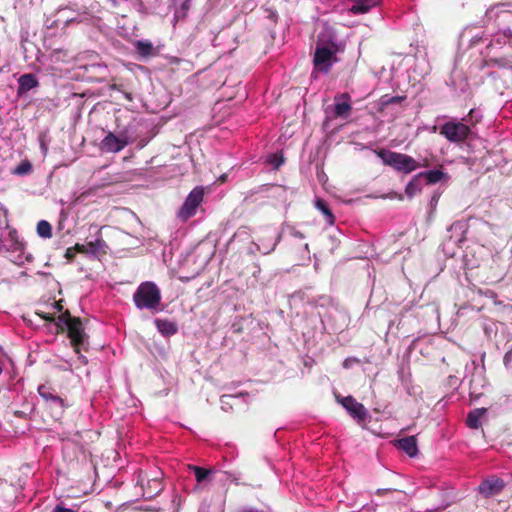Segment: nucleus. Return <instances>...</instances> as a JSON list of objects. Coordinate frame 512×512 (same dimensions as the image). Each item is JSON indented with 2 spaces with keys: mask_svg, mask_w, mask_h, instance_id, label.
<instances>
[{
  "mask_svg": "<svg viewBox=\"0 0 512 512\" xmlns=\"http://www.w3.org/2000/svg\"><path fill=\"white\" fill-rule=\"evenodd\" d=\"M56 326L58 332L67 331V336L71 341L75 353L79 355V359H81L84 364H87V359L80 354L81 349L85 347V343H87L88 339L81 319L72 316L69 310H65L57 317Z\"/></svg>",
  "mask_w": 512,
  "mask_h": 512,
  "instance_id": "f257e3e1",
  "label": "nucleus"
},
{
  "mask_svg": "<svg viewBox=\"0 0 512 512\" xmlns=\"http://www.w3.org/2000/svg\"><path fill=\"white\" fill-rule=\"evenodd\" d=\"M339 51L338 44L330 39L323 42L320 38L316 44L313 65L315 72L329 73L334 63L338 62L337 53Z\"/></svg>",
  "mask_w": 512,
  "mask_h": 512,
  "instance_id": "f03ea898",
  "label": "nucleus"
},
{
  "mask_svg": "<svg viewBox=\"0 0 512 512\" xmlns=\"http://www.w3.org/2000/svg\"><path fill=\"white\" fill-rule=\"evenodd\" d=\"M133 302L138 309L159 311L161 305L160 289L153 282H143L134 292Z\"/></svg>",
  "mask_w": 512,
  "mask_h": 512,
  "instance_id": "7ed1b4c3",
  "label": "nucleus"
},
{
  "mask_svg": "<svg viewBox=\"0 0 512 512\" xmlns=\"http://www.w3.org/2000/svg\"><path fill=\"white\" fill-rule=\"evenodd\" d=\"M376 154L385 165L392 167L397 172L410 174L419 168V162L404 153L380 149Z\"/></svg>",
  "mask_w": 512,
  "mask_h": 512,
  "instance_id": "20e7f679",
  "label": "nucleus"
},
{
  "mask_svg": "<svg viewBox=\"0 0 512 512\" xmlns=\"http://www.w3.org/2000/svg\"><path fill=\"white\" fill-rule=\"evenodd\" d=\"M38 393L45 402V407L51 413V416L55 420H59L63 417L64 412L69 404L66 398H63L58 394L56 389L50 384H42L38 387Z\"/></svg>",
  "mask_w": 512,
  "mask_h": 512,
  "instance_id": "39448f33",
  "label": "nucleus"
},
{
  "mask_svg": "<svg viewBox=\"0 0 512 512\" xmlns=\"http://www.w3.org/2000/svg\"><path fill=\"white\" fill-rule=\"evenodd\" d=\"M161 475L162 473L158 472L154 476H149L147 472L139 470L137 484L141 486L142 495L145 499L155 498L164 489Z\"/></svg>",
  "mask_w": 512,
  "mask_h": 512,
  "instance_id": "423d86ee",
  "label": "nucleus"
},
{
  "mask_svg": "<svg viewBox=\"0 0 512 512\" xmlns=\"http://www.w3.org/2000/svg\"><path fill=\"white\" fill-rule=\"evenodd\" d=\"M204 189L202 187L194 188L187 196L184 204L178 212V217L187 221L189 218L196 214V209L203 201Z\"/></svg>",
  "mask_w": 512,
  "mask_h": 512,
  "instance_id": "0eeeda50",
  "label": "nucleus"
},
{
  "mask_svg": "<svg viewBox=\"0 0 512 512\" xmlns=\"http://www.w3.org/2000/svg\"><path fill=\"white\" fill-rule=\"evenodd\" d=\"M440 134L451 142L459 143L468 138L470 128L462 122L449 121L441 126Z\"/></svg>",
  "mask_w": 512,
  "mask_h": 512,
  "instance_id": "6e6552de",
  "label": "nucleus"
},
{
  "mask_svg": "<svg viewBox=\"0 0 512 512\" xmlns=\"http://www.w3.org/2000/svg\"><path fill=\"white\" fill-rule=\"evenodd\" d=\"M337 401L348 411L351 417L356 419L359 423L364 422L368 417V412L364 405L357 402L352 396L336 397Z\"/></svg>",
  "mask_w": 512,
  "mask_h": 512,
  "instance_id": "1a4fd4ad",
  "label": "nucleus"
},
{
  "mask_svg": "<svg viewBox=\"0 0 512 512\" xmlns=\"http://www.w3.org/2000/svg\"><path fill=\"white\" fill-rule=\"evenodd\" d=\"M129 141L124 136H116L113 132H108L100 142V150L106 153H118L123 150Z\"/></svg>",
  "mask_w": 512,
  "mask_h": 512,
  "instance_id": "9d476101",
  "label": "nucleus"
},
{
  "mask_svg": "<svg viewBox=\"0 0 512 512\" xmlns=\"http://www.w3.org/2000/svg\"><path fill=\"white\" fill-rule=\"evenodd\" d=\"M334 116L336 118H347L352 110L351 97L348 93H342L335 97Z\"/></svg>",
  "mask_w": 512,
  "mask_h": 512,
  "instance_id": "9b49d317",
  "label": "nucleus"
},
{
  "mask_svg": "<svg viewBox=\"0 0 512 512\" xmlns=\"http://www.w3.org/2000/svg\"><path fill=\"white\" fill-rule=\"evenodd\" d=\"M504 488V481L500 478L491 477L483 480L479 485V491L485 497L499 494Z\"/></svg>",
  "mask_w": 512,
  "mask_h": 512,
  "instance_id": "f8f14e48",
  "label": "nucleus"
},
{
  "mask_svg": "<svg viewBox=\"0 0 512 512\" xmlns=\"http://www.w3.org/2000/svg\"><path fill=\"white\" fill-rule=\"evenodd\" d=\"M396 446L400 450L404 451L409 457H414L418 453L416 436H408L399 439L396 442Z\"/></svg>",
  "mask_w": 512,
  "mask_h": 512,
  "instance_id": "ddd939ff",
  "label": "nucleus"
},
{
  "mask_svg": "<svg viewBox=\"0 0 512 512\" xmlns=\"http://www.w3.org/2000/svg\"><path fill=\"white\" fill-rule=\"evenodd\" d=\"M188 469L192 471L195 475V479L198 484H202L204 482H210L212 479V475L214 473L213 469H207L204 467H200L197 465H188Z\"/></svg>",
  "mask_w": 512,
  "mask_h": 512,
  "instance_id": "4468645a",
  "label": "nucleus"
},
{
  "mask_svg": "<svg viewBox=\"0 0 512 512\" xmlns=\"http://www.w3.org/2000/svg\"><path fill=\"white\" fill-rule=\"evenodd\" d=\"M154 323H155L158 331L166 337L172 336V335L176 334L178 331V327H177L176 323H174L170 320L155 319Z\"/></svg>",
  "mask_w": 512,
  "mask_h": 512,
  "instance_id": "2eb2a0df",
  "label": "nucleus"
},
{
  "mask_svg": "<svg viewBox=\"0 0 512 512\" xmlns=\"http://www.w3.org/2000/svg\"><path fill=\"white\" fill-rule=\"evenodd\" d=\"M19 93L27 92L38 86V80L32 73H26L20 76L19 80Z\"/></svg>",
  "mask_w": 512,
  "mask_h": 512,
  "instance_id": "dca6fc26",
  "label": "nucleus"
},
{
  "mask_svg": "<svg viewBox=\"0 0 512 512\" xmlns=\"http://www.w3.org/2000/svg\"><path fill=\"white\" fill-rule=\"evenodd\" d=\"M486 409H475L467 415L466 424L471 429H478L481 426V418L485 414Z\"/></svg>",
  "mask_w": 512,
  "mask_h": 512,
  "instance_id": "f3484780",
  "label": "nucleus"
},
{
  "mask_svg": "<svg viewBox=\"0 0 512 512\" xmlns=\"http://www.w3.org/2000/svg\"><path fill=\"white\" fill-rule=\"evenodd\" d=\"M315 207L324 215L325 220L329 225H333L335 223V216L325 200L318 198L315 202Z\"/></svg>",
  "mask_w": 512,
  "mask_h": 512,
  "instance_id": "a211bd4d",
  "label": "nucleus"
},
{
  "mask_svg": "<svg viewBox=\"0 0 512 512\" xmlns=\"http://www.w3.org/2000/svg\"><path fill=\"white\" fill-rule=\"evenodd\" d=\"M418 177H425L427 183L432 185L440 182L441 180L447 178V174L442 170H429L426 172L418 173Z\"/></svg>",
  "mask_w": 512,
  "mask_h": 512,
  "instance_id": "6ab92c4d",
  "label": "nucleus"
},
{
  "mask_svg": "<svg viewBox=\"0 0 512 512\" xmlns=\"http://www.w3.org/2000/svg\"><path fill=\"white\" fill-rule=\"evenodd\" d=\"M420 178L418 177V174H416L411 181L406 185L405 193L409 198L414 197L416 194L420 193L422 190L421 184H420Z\"/></svg>",
  "mask_w": 512,
  "mask_h": 512,
  "instance_id": "aec40b11",
  "label": "nucleus"
},
{
  "mask_svg": "<svg viewBox=\"0 0 512 512\" xmlns=\"http://www.w3.org/2000/svg\"><path fill=\"white\" fill-rule=\"evenodd\" d=\"M37 234L39 237L49 239L52 237V226L46 220H40L37 223Z\"/></svg>",
  "mask_w": 512,
  "mask_h": 512,
  "instance_id": "412c9836",
  "label": "nucleus"
},
{
  "mask_svg": "<svg viewBox=\"0 0 512 512\" xmlns=\"http://www.w3.org/2000/svg\"><path fill=\"white\" fill-rule=\"evenodd\" d=\"M87 247H88L89 253H93V254H95L97 252L106 253L105 248L107 247V245L102 237H98L94 241H89L87 243Z\"/></svg>",
  "mask_w": 512,
  "mask_h": 512,
  "instance_id": "4be33fe9",
  "label": "nucleus"
},
{
  "mask_svg": "<svg viewBox=\"0 0 512 512\" xmlns=\"http://www.w3.org/2000/svg\"><path fill=\"white\" fill-rule=\"evenodd\" d=\"M136 50L143 56H148L152 53L153 45L149 41H138L136 43Z\"/></svg>",
  "mask_w": 512,
  "mask_h": 512,
  "instance_id": "5701e85b",
  "label": "nucleus"
},
{
  "mask_svg": "<svg viewBox=\"0 0 512 512\" xmlns=\"http://www.w3.org/2000/svg\"><path fill=\"white\" fill-rule=\"evenodd\" d=\"M32 171V164L28 160H23L20 164L14 169V174L17 175H26Z\"/></svg>",
  "mask_w": 512,
  "mask_h": 512,
  "instance_id": "b1692460",
  "label": "nucleus"
},
{
  "mask_svg": "<svg viewBox=\"0 0 512 512\" xmlns=\"http://www.w3.org/2000/svg\"><path fill=\"white\" fill-rule=\"evenodd\" d=\"M267 161L273 166L274 169H279V167L284 163L282 152L270 155Z\"/></svg>",
  "mask_w": 512,
  "mask_h": 512,
  "instance_id": "393cba45",
  "label": "nucleus"
},
{
  "mask_svg": "<svg viewBox=\"0 0 512 512\" xmlns=\"http://www.w3.org/2000/svg\"><path fill=\"white\" fill-rule=\"evenodd\" d=\"M191 7V1L184 0L176 12V17L185 18Z\"/></svg>",
  "mask_w": 512,
  "mask_h": 512,
  "instance_id": "a878e982",
  "label": "nucleus"
},
{
  "mask_svg": "<svg viewBox=\"0 0 512 512\" xmlns=\"http://www.w3.org/2000/svg\"><path fill=\"white\" fill-rule=\"evenodd\" d=\"M406 97L405 96H392V97H382V104L383 105H391V104H398L401 103Z\"/></svg>",
  "mask_w": 512,
  "mask_h": 512,
  "instance_id": "bb28decb",
  "label": "nucleus"
},
{
  "mask_svg": "<svg viewBox=\"0 0 512 512\" xmlns=\"http://www.w3.org/2000/svg\"><path fill=\"white\" fill-rule=\"evenodd\" d=\"M225 475L227 476V479H229L232 483H234L235 485H247V483L245 482H242L240 480V477L237 476L235 473H232V472H225Z\"/></svg>",
  "mask_w": 512,
  "mask_h": 512,
  "instance_id": "cd10ccee",
  "label": "nucleus"
},
{
  "mask_svg": "<svg viewBox=\"0 0 512 512\" xmlns=\"http://www.w3.org/2000/svg\"><path fill=\"white\" fill-rule=\"evenodd\" d=\"M36 314L43 320L48 322H57V318L51 314V313H45V312H36Z\"/></svg>",
  "mask_w": 512,
  "mask_h": 512,
  "instance_id": "c85d7f7f",
  "label": "nucleus"
},
{
  "mask_svg": "<svg viewBox=\"0 0 512 512\" xmlns=\"http://www.w3.org/2000/svg\"><path fill=\"white\" fill-rule=\"evenodd\" d=\"M289 233L294 238L303 239L305 237L304 234L295 227H289Z\"/></svg>",
  "mask_w": 512,
  "mask_h": 512,
  "instance_id": "c756f323",
  "label": "nucleus"
},
{
  "mask_svg": "<svg viewBox=\"0 0 512 512\" xmlns=\"http://www.w3.org/2000/svg\"><path fill=\"white\" fill-rule=\"evenodd\" d=\"M73 248L75 249L76 253H82V254L89 253L87 245H84V244L76 243Z\"/></svg>",
  "mask_w": 512,
  "mask_h": 512,
  "instance_id": "7c9ffc66",
  "label": "nucleus"
},
{
  "mask_svg": "<svg viewBox=\"0 0 512 512\" xmlns=\"http://www.w3.org/2000/svg\"><path fill=\"white\" fill-rule=\"evenodd\" d=\"M504 365L508 368L512 363V349L506 352L503 358Z\"/></svg>",
  "mask_w": 512,
  "mask_h": 512,
  "instance_id": "2f4dec72",
  "label": "nucleus"
},
{
  "mask_svg": "<svg viewBox=\"0 0 512 512\" xmlns=\"http://www.w3.org/2000/svg\"><path fill=\"white\" fill-rule=\"evenodd\" d=\"M75 256H76V252L73 247H69L66 249L65 258L67 260L72 261V260H74Z\"/></svg>",
  "mask_w": 512,
  "mask_h": 512,
  "instance_id": "473e14b6",
  "label": "nucleus"
},
{
  "mask_svg": "<svg viewBox=\"0 0 512 512\" xmlns=\"http://www.w3.org/2000/svg\"><path fill=\"white\" fill-rule=\"evenodd\" d=\"M236 512H264L254 507H242L236 510Z\"/></svg>",
  "mask_w": 512,
  "mask_h": 512,
  "instance_id": "72a5a7b5",
  "label": "nucleus"
},
{
  "mask_svg": "<svg viewBox=\"0 0 512 512\" xmlns=\"http://www.w3.org/2000/svg\"><path fill=\"white\" fill-rule=\"evenodd\" d=\"M53 512H77V511H75L73 509H70V508H66V507L61 506V505H57L54 508Z\"/></svg>",
  "mask_w": 512,
  "mask_h": 512,
  "instance_id": "f704fd0d",
  "label": "nucleus"
},
{
  "mask_svg": "<svg viewBox=\"0 0 512 512\" xmlns=\"http://www.w3.org/2000/svg\"><path fill=\"white\" fill-rule=\"evenodd\" d=\"M431 165H432V164H431V162L429 161V159H428V158H424V159L422 160V162H419V167L428 168V167H430Z\"/></svg>",
  "mask_w": 512,
  "mask_h": 512,
  "instance_id": "c9c22d12",
  "label": "nucleus"
},
{
  "mask_svg": "<svg viewBox=\"0 0 512 512\" xmlns=\"http://www.w3.org/2000/svg\"><path fill=\"white\" fill-rule=\"evenodd\" d=\"M63 300H59V301H56L54 303V308L58 311V312H62L63 311Z\"/></svg>",
  "mask_w": 512,
  "mask_h": 512,
  "instance_id": "e433bc0d",
  "label": "nucleus"
},
{
  "mask_svg": "<svg viewBox=\"0 0 512 512\" xmlns=\"http://www.w3.org/2000/svg\"><path fill=\"white\" fill-rule=\"evenodd\" d=\"M277 242H278V240L273 243L271 248L267 249L266 251H263V254H268L271 251H273L275 249L276 245H277Z\"/></svg>",
  "mask_w": 512,
  "mask_h": 512,
  "instance_id": "4c0bfd02",
  "label": "nucleus"
},
{
  "mask_svg": "<svg viewBox=\"0 0 512 512\" xmlns=\"http://www.w3.org/2000/svg\"><path fill=\"white\" fill-rule=\"evenodd\" d=\"M226 179H227V175H226V174H223V175H221V176L218 178V182H219L220 184H222V183H224V182L226 181Z\"/></svg>",
  "mask_w": 512,
  "mask_h": 512,
  "instance_id": "58836bf2",
  "label": "nucleus"
},
{
  "mask_svg": "<svg viewBox=\"0 0 512 512\" xmlns=\"http://www.w3.org/2000/svg\"><path fill=\"white\" fill-rule=\"evenodd\" d=\"M110 89L112 90H121V85H117V84H112L110 85Z\"/></svg>",
  "mask_w": 512,
  "mask_h": 512,
  "instance_id": "ea45409f",
  "label": "nucleus"
},
{
  "mask_svg": "<svg viewBox=\"0 0 512 512\" xmlns=\"http://www.w3.org/2000/svg\"><path fill=\"white\" fill-rule=\"evenodd\" d=\"M125 97H126V99H128L129 101H131V100H132V95H131V93H125Z\"/></svg>",
  "mask_w": 512,
  "mask_h": 512,
  "instance_id": "a19ab883",
  "label": "nucleus"
},
{
  "mask_svg": "<svg viewBox=\"0 0 512 512\" xmlns=\"http://www.w3.org/2000/svg\"><path fill=\"white\" fill-rule=\"evenodd\" d=\"M473 112H474V110H473V109H471V110H470V112H469V115H472V114H473Z\"/></svg>",
  "mask_w": 512,
  "mask_h": 512,
  "instance_id": "79ce46f5",
  "label": "nucleus"
},
{
  "mask_svg": "<svg viewBox=\"0 0 512 512\" xmlns=\"http://www.w3.org/2000/svg\"><path fill=\"white\" fill-rule=\"evenodd\" d=\"M2 372H3V369H2V367L0 366V375L2 374Z\"/></svg>",
  "mask_w": 512,
  "mask_h": 512,
  "instance_id": "37998d69",
  "label": "nucleus"
}]
</instances>
